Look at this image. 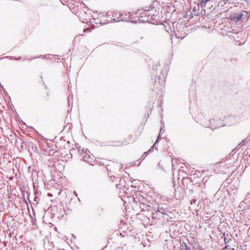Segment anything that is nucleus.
I'll return each instance as SVG.
<instances>
[{"label": "nucleus", "instance_id": "nucleus-3", "mask_svg": "<svg viewBox=\"0 0 250 250\" xmlns=\"http://www.w3.org/2000/svg\"><path fill=\"white\" fill-rule=\"evenodd\" d=\"M83 159H84V161H87L86 157L85 156L83 157Z\"/></svg>", "mask_w": 250, "mask_h": 250}, {"label": "nucleus", "instance_id": "nucleus-1", "mask_svg": "<svg viewBox=\"0 0 250 250\" xmlns=\"http://www.w3.org/2000/svg\"><path fill=\"white\" fill-rule=\"evenodd\" d=\"M248 13L243 11L240 13H234L230 16V19L236 22L244 19V16H247Z\"/></svg>", "mask_w": 250, "mask_h": 250}, {"label": "nucleus", "instance_id": "nucleus-5", "mask_svg": "<svg viewBox=\"0 0 250 250\" xmlns=\"http://www.w3.org/2000/svg\"><path fill=\"white\" fill-rule=\"evenodd\" d=\"M158 141V140H157L156 141V142H155V144H154V145H155L157 143V142Z\"/></svg>", "mask_w": 250, "mask_h": 250}, {"label": "nucleus", "instance_id": "nucleus-4", "mask_svg": "<svg viewBox=\"0 0 250 250\" xmlns=\"http://www.w3.org/2000/svg\"><path fill=\"white\" fill-rule=\"evenodd\" d=\"M21 57L18 58V59L15 58V60H21Z\"/></svg>", "mask_w": 250, "mask_h": 250}, {"label": "nucleus", "instance_id": "nucleus-2", "mask_svg": "<svg viewBox=\"0 0 250 250\" xmlns=\"http://www.w3.org/2000/svg\"><path fill=\"white\" fill-rule=\"evenodd\" d=\"M180 248L181 250H188V246L186 243H183L181 246Z\"/></svg>", "mask_w": 250, "mask_h": 250}]
</instances>
